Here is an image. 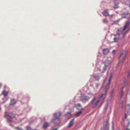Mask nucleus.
Listing matches in <instances>:
<instances>
[{
	"label": "nucleus",
	"instance_id": "nucleus-14",
	"mask_svg": "<svg viewBox=\"0 0 130 130\" xmlns=\"http://www.w3.org/2000/svg\"><path fill=\"white\" fill-rule=\"evenodd\" d=\"M48 126V124L47 123H45L43 125V128L44 129H45Z\"/></svg>",
	"mask_w": 130,
	"mask_h": 130
},
{
	"label": "nucleus",
	"instance_id": "nucleus-23",
	"mask_svg": "<svg viewBox=\"0 0 130 130\" xmlns=\"http://www.w3.org/2000/svg\"><path fill=\"white\" fill-rule=\"evenodd\" d=\"M15 129H17L18 130H23V129H22L19 128L18 127H15Z\"/></svg>",
	"mask_w": 130,
	"mask_h": 130
},
{
	"label": "nucleus",
	"instance_id": "nucleus-15",
	"mask_svg": "<svg viewBox=\"0 0 130 130\" xmlns=\"http://www.w3.org/2000/svg\"><path fill=\"white\" fill-rule=\"evenodd\" d=\"M94 78L96 80H98L100 78V76L98 75H94Z\"/></svg>",
	"mask_w": 130,
	"mask_h": 130
},
{
	"label": "nucleus",
	"instance_id": "nucleus-18",
	"mask_svg": "<svg viewBox=\"0 0 130 130\" xmlns=\"http://www.w3.org/2000/svg\"><path fill=\"white\" fill-rule=\"evenodd\" d=\"M127 129L128 130H130V122L128 123L127 125Z\"/></svg>",
	"mask_w": 130,
	"mask_h": 130
},
{
	"label": "nucleus",
	"instance_id": "nucleus-32",
	"mask_svg": "<svg viewBox=\"0 0 130 130\" xmlns=\"http://www.w3.org/2000/svg\"><path fill=\"white\" fill-rule=\"evenodd\" d=\"M1 110V108H0V110Z\"/></svg>",
	"mask_w": 130,
	"mask_h": 130
},
{
	"label": "nucleus",
	"instance_id": "nucleus-28",
	"mask_svg": "<svg viewBox=\"0 0 130 130\" xmlns=\"http://www.w3.org/2000/svg\"><path fill=\"white\" fill-rule=\"evenodd\" d=\"M106 21V19H104L103 20V21L104 23H105V21Z\"/></svg>",
	"mask_w": 130,
	"mask_h": 130
},
{
	"label": "nucleus",
	"instance_id": "nucleus-17",
	"mask_svg": "<svg viewBox=\"0 0 130 130\" xmlns=\"http://www.w3.org/2000/svg\"><path fill=\"white\" fill-rule=\"evenodd\" d=\"M128 14V13H124L122 14V16L123 18H125L126 17Z\"/></svg>",
	"mask_w": 130,
	"mask_h": 130
},
{
	"label": "nucleus",
	"instance_id": "nucleus-22",
	"mask_svg": "<svg viewBox=\"0 0 130 130\" xmlns=\"http://www.w3.org/2000/svg\"><path fill=\"white\" fill-rule=\"evenodd\" d=\"M116 53V51L115 50H113L112 52V54L113 55H114Z\"/></svg>",
	"mask_w": 130,
	"mask_h": 130
},
{
	"label": "nucleus",
	"instance_id": "nucleus-1",
	"mask_svg": "<svg viewBox=\"0 0 130 130\" xmlns=\"http://www.w3.org/2000/svg\"><path fill=\"white\" fill-rule=\"evenodd\" d=\"M112 77V75H111L108 80L109 82V84L107 85L105 87H103L105 93L104 94H102L99 99H96L95 97H94L91 103L92 104L95 106H96L99 103H100L101 104L102 103L105 97L107 90L110 84L111 80Z\"/></svg>",
	"mask_w": 130,
	"mask_h": 130
},
{
	"label": "nucleus",
	"instance_id": "nucleus-19",
	"mask_svg": "<svg viewBox=\"0 0 130 130\" xmlns=\"http://www.w3.org/2000/svg\"><path fill=\"white\" fill-rule=\"evenodd\" d=\"M26 130H36L35 129H32L31 128L29 127H27L26 128Z\"/></svg>",
	"mask_w": 130,
	"mask_h": 130
},
{
	"label": "nucleus",
	"instance_id": "nucleus-16",
	"mask_svg": "<svg viewBox=\"0 0 130 130\" xmlns=\"http://www.w3.org/2000/svg\"><path fill=\"white\" fill-rule=\"evenodd\" d=\"M82 112L81 111H80L79 112L77 113L75 115V116L76 117H78L82 113Z\"/></svg>",
	"mask_w": 130,
	"mask_h": 130
},
{
	"label": "nucleus",
	"instance_id": "nucleus-27",
	"mask_svg": "<svg viewBox=\"0 0 130 130\" xmlns=\"http://www.w3.org/2000/svg\"><path fill=\"white\" fill-rule=\"evenodd\" d=\"M8 98L7 99H6V101H4V102H3L2 103V104H3V103H4V102H5L6 101H7V100H8Z\"/></svg>",
	"mask_w": 130,
	"mask_h": 130
},
{
	"label": "nucleus",
	"instance_id": "nucleus-24",
	"mask_svg": "<svg viewBox=\"0 0 130 130\" xmlns=\"http://www.w3.org/2000/svg\"><path fill=\"white\" fill-rule=\"evenodd\" d=\"M128 115L127 114H125V118L126 119Z\"/></svg>",
	"mask_w": 130,
	"mask_h": 130
},
{
	"label": "nucleus",
	"instance_id": "nucleus-5",
	"mask_svg": "<svg viewBox=\"0 0 130 130\" xmlns=\"http://www.w3.org/2000/svg\"><path fill=\"white\" fill-rule=\"evenodd\" d=\"M104 67L103 68L102 73H104L106 70L107 68H109L111 64V62L110 61L108 60L105 61L104 63Z\"/></svg>",
	"mask_w": 130,
	"mask_h": 130
},
{
	"label": "nucleus",
	"instance_id": "nucleus-21",
	"mask_svg": "<svg viewBox=\"0 0 130 130\" xmlns=\"http://www.w3.org/2000/svg\"><path fill=\"white\" fill-rule=\"evenodd\" d=\"M123 95V91L122 90L121 91V98H122Z\"/></svg>",
	"mask_w": 130,
	"mask_h": 130
},
{
	"label": "nucleus",
	"instance_id": "nucleus-2",
	"mask_svg": "<svg viewBox=\"0 0 130 130\" xmlns=\"http://www.w3.org/2000/svg\"><path fill=\"white\" fill-rule=\"evenodd\" d=\"M129 24L130 23L128 21L127 22L123 29L120 28L118 30L117 32V35H114L115 36V37L114 38V42H117L119 40L120 35L123 32L125 29H127V30L124 32V34H125L128 32L129 30Z\"/></svg>",
	"mask_w": 130,
	"mask_h": 130
},
{
	"label": "nucleus",
	"instance_id": "nucleus-13",
	"mask_svg": "<svg viewBox=\"0 0 130 130\" xmlns=\"http://www.w3.org/2000/svg\"><path fill=\"white\" fill-rule=\"evenodd\" d=\"M74 119H73L69 123V125H68V127H71L73 125V122L74 121Z\"/></svg>",
	"mask_w": 130,
	"mask_h": 130
},
{
	"label": "nucleus",
	"instance_id": "nucleus-12",
	"mask_svg": "<svg viewBox=\"0 0 130 130\" xmlns=\"http://www.w3.org/2000/svg\"><path fill=\"white\" fill-rule=\"evenodd\" d=\"M8 93V92L7 91H6L5 90H3L2 92V94L4 95V99L5 98L6 96L7 95Z\"/></svg>",
	"mask_w": 130,
	"mask_h": 130
},
{
	"label": "nucleus",
	"instance_id": "nucleus-3",
	"mask_svg": "<svg viewBox=\"0 0 130 130\" xmlns=\"http://www.w3.org/2000/svg\"><path fill=\"white\" fill-rule=\"evenodd\" d=\"M126 54L123 52L122 53L119 58V61L118 64V66H121L123 64L125 59Z\"/></svg>",
	"mask_w": 130,
	"mask_h": 130
},
{
	"label": "nucleus",
	"instance_id": "nucleus-9",
	"mask_svg": "<svg viewBox=\"0 0 130 130\" xmlns=\"http://www.w3.org/2000/svg\"><path fill=\"white\" fill-rule=\"evenodd\" d=\"M109 52V50L108 48H105L103 50V53L104 55H107Z\"/></svg>",
	"mask_w": 130,
	"mask_h": 130
},
{
	"label": "nucleus",
	"instance_id": "nucleus-26",
	"mask_svg": "<svg viewBox=\"0 0 130 130\" xmlns=\"http://www.w3.org/2000/svg\"><path fill=\"white\" fill-rule=\"evenodd\" d=\"M77 105L79 107H81V105H80V104H77Z\"/></svg>",
	"mask_w": 130,
	"mask_h": 130
},
{
	"label": "nucleus",
	"instance_id": "nucleus-30",
	"mask_svg": "<svg viewBox=\"0 0 130 130\" xmlns=\"http://www.w3.org/2000/svg\"><path fill=\"white\" fill-rule=\"evenodd\" d=\"M130 74V71L129 73V74Z\"/></svg>",
	"mask_w": 130,
	"mask_h": 130
},
{
	"label": "nucleus",
	"instance_id": "nucleus-11",
	"mask_svg": "<svg viewBox=\"0 0 130 130\" xmlns=\"http://www.w3.org/2000/svg\"><path fill=\"white\" fill-rule=\"evenodd\" d=\"M16 103V101L14 99H11V100L10 104L11 105H13Z\"/></svg>",
	"mask_w": 130,
	"mask_h": 130
},
{
	"label": "nucleus",
	"instance_id": "nucleus-20",
	"mask_svg": "<svg viewBox=\"0 0 130 130\" xmlns=\"http://www.w3.org/2000/svg\"><path fill=\"white\" fill-rule=\"evenodd\" d=\"M119 8L118 5H115L114 7V8L115 9H117Z\"/></svg>",
	"mask_w": 130,
	"mask_h": 130
},
{
	"label": "nucleus",
	"instance_id": "nucleus-31",
	"mask_svg": "<svg viewBox=\"0 0 130 130\" xmlns=\"http://www.w3.org/2000/svg\"><path fill=\"white\" fill-rule=\"evenodd\" d=\"M126 130H128L127 129H126Z\"/></svg>",
	"mask_w": 130,
	"mask_h": 130
},
{
	"label": "nucleus",
	"instance_id": "nucleus-10",
	"mask_svg": "<svg viewBox=\"0 0 130 130\" xmlns=\"http://www.w3.org/2000/svg\"><path fill=\"white\" fill-rule=\"evenodd\" d=\"M109 10H104V11L102 12V13L103 15L105 16H106L109 15V12H108Z\"/></svg>",
	"mask_w": 130,
	"mask_h": 130
},
{
	"label": "nucleus",
	"instance_id": "nucleus-29",
	"mask_svg": "<svg viewBox=\"0 0 130 130\" xmlns=\"http://www.w3.org/2000/svg\"><path fill=\"white\" fill-rule=\"evenodd\" d=\"M52 130H57V129L56 128H55V129H53Z\"/></svg>",
	"mask_w": 130,
	"mask_h": 130
},
{
	"label": "nucleus",
	"instance_id": "nucleus-4",
	"mask_svg": "<svg viewBox=\"0 0 130 130\" xmlns=\"http://www.w3.org/2000/svg\"><path fill=\"white\" fill-rule=\"evenodd\" d=\"M15 116L12 112H6L5 114V117L7 119L8 122H12V118L14 117Z\"/></svg>",
	"mask_w": 130,
	"mask_h": 130
},
{
	"label": "nucleus",
	"instance_id": "nucleus-25",
	"mask_svg": "<svg viewBox=\"0 0 130 130\" xmlns=\"http://www.w3.org/2000/svg\"><path fill=\"white\" fill-rule=\"evenodd\" d=\"M99 86V84H96V88H97Z\"/></svg>",
	"mask_w": 130,
	"mask_h": 130
},
{
	"label": "nucleus",
	"instance_id": "nucleus-6",
	"mask_svg": "<svg viewBox=\"0 0 130 130\" xmlns=\"http://www.w3.org/2000/svg\"><path fill=\"white\" fill-rule=\"evenodd\" d=\"M90 98L85 95H82L80 97V99L83 101L86 102L88 101Z\"/></svg>",
	"mask_w": 130,
	"mask_h": 130
},
{
	"label": "nucleus",
	"instance_id": "nucleus-8",
	"mask_svg": "<svg viewBox=\"0 0 130 130\" xmlns=\"http://www.w3.org/2000/svg\"><path fill=\"white\" fill-rule=\"evenodd\" d=\"M109 124L107 122L104 124L103 127L102 128L101 130H109Z\"/></svg>",
	"mask_w": 130,
	"mask_h": 130
},
{
	"label": "nucleus",
	"instance_id": "nucleus-7",
	"mask_svg": "<svg viewBox=\"0 0 130 130\" xmlns=\"http://www.w3.org/2000/svg\"><path fill=\"white\" fill-rule=\"evenodd\" d=\"M61 115V113L60 112L56 113L54 115V117H55L54 121H53V122L54 123H55L54 122L55 121H59V117Z\"/></svg>",
	"mask_w": 130,
	"mask_h": 130
}]
</instances>
